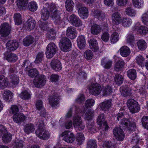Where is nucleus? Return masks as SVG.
<instances>
[{
  "label": "nucleus",
  "instance_id": "37998d69",
  "mask_svg": "<svg viewBox=\"0 0 148 148\" xmlns=\"http://www.w3.org/2000/svg\"><path fill=\"white\" fill-rule=\"evenodd\" d=\"M94 114V112L91 109L88 110L84 115V119L85 120H89L93 117Z\"/></svg>",
  "mask_w": 148,
  "mask_h": 148
},
{
  "label": "nucleus",
  "instance_id": "6e6d98bb",
  "mask_svg": "<svg viewBox=\"0 0 148 148\" xmlns=\"http://www.w3.org/2000/svg\"><path fill=\"white\" fill-rule=\"evenodd\" d=\"M15 23L17 25H20L22 23L21 15L19 13L14 14V16Z\"/></svg>",
  "mask_w": 148,
  "mask_h": 148
},
{
  "label": "nucleus",
  "instance_id": "603ef678",
  "mask_svg": "<svg viewBox=\"0 0 148 148\" xmlns=\"http://www.w3.org/2000/svg\"><path fill=\"white\" fill-rule=\"evenodd\" d=\"M37 4L35 2H31L28 4V8L29 11L31 12L36 11L37 10Z\"/></svg>",
  "mask_w": 148,
  "mask_h": 148
},
{
  "label": "nucleus",
  "instance_id": "c9c22d12",
  "mask_svg": "<svg viewBox=\"0 0 148 148\" xmlns=\"http://www.w3.org/2000/svg\"><path fill=\"white\" fill-rule=\"evenodd\" d=\"M124 65L125 63L123 60H119L115 64L114 66V70L117 71H119L124 67Z\"/></svg>",
  "mask_w": 148,
  "mask_h": 148
},
{
  "label": "nucleus",
  "instance_id": "4c0bfd02",
  "mask_svg": "<svg viewBox=\"0 0 148 148\" xmlns=\"http://www.w3.org/2000/svg\"><path fill=\"white\" fill-rule=\"evenodd\" d=\"M121 94L124 97H127L130 96L132 94L131 90L127 87H121L120 88Z\"/></svg>",
  "mask_w": 148,
  "mask_h": 148
},
{
  "label": "nucleus",
  "instance_id": "4be33fe9",
  "mask_svg": "<svg viewBox=\"0 0 148 148\" xmlns=\"http://www.w3.org/2000/svg\"><path fill=\"white\" fill-rule=\"evenodd\" d=\"M25 118V116L23 114L19 113L14 114L13 116L14 121L16 123H20L23 122Z\"/></svg>",
  "mask_w": 148,
  "mask_h": 148
},
{
  "label": "nucleus",
  "instance_id": "2f4dec72",
  "mask_svg": "<svg viewBox=\"0 0 148 148\" xmlns=\"http://www.w3.org/2000/svg\"><path fill=\"white\" fill-rule=\"evenodd\" d=\"M8 84V79L3 75H0V87L2 89L6 88Z\"/></svg>",
  "mask_w": 148,
  "mask_h": 148
},
{
  "label": "nucleus",
  "instance_id": "b1692460",
  "mask_svg": "<svg viewBox=\"0 0 148 148\" xmlns=\"http://www.w3.org/2000/svg\"><path fill=\"white\" fill-rule=\"evenodd\" d=\"M90 47L93 51L96 52L98 51L99 48L97 41L95 39H91L89 41Z\"/></svg>",
  "mask_w": 148,
  "mask_h": 148
},
{
  "label": "nucleus",
  "instance_id": "680f3d73",
  "mask_svg": "<svg viewBox=\"0 0 148 148\" xmlns=\"http://www.w3.org/2000/svg\"><path fill=\"white\" fill-rule=\"evenodd\" d=\"M85 138L84 135L82 133L77 134L76 140L78 142L79 145H81L84 140Z\"/></svg>",
  "mask_w": 148,
  "mask_h": 148
},
{
  "label": "nucleus",
  "instance_id": "f8f14e48",
  "mask_svg": "<svg viewBox=\"0 0 148 148\" xmlns=\"http://www.w3.org/2000/svg\"><path fill=\"white\" fill-rule=\"evenodd\" d=\"M90 91L91 94L95 95H99L101 92V88L97 83H93L90 87Z\"/></svg>",
  "mask_w": 148,
  "mask_h": 148
},
{
  "label": "nucleus",
  "instance_id": "ea45409f",
  "mask_svg": "<svg viewBox=\"0 0 148 148\" xmlns=\"http://www.w3.org/2000/svg\"><path fill=\"white\" fill-rule=\"evenodd\" d=\"M19 69L18 65L14 64L11 66L9 69V76H10V75H14V73H16L18 71Z\"/></svg>",
  "mask_w": 148,
  "mask_h": 148
},
{
  "label": "nucleus",
  "instance_id": "5701e85b",
  "mask_svg": "<svg viewBox=\"0 0 148 148\" xmlns=\"http://www.w3.org/2000/svg\"><path fill=\"white\" fill-rule=\"evenodd\" d=\"M112 64V61L106 58H104L101 60V65L105 69H110L111 67Z\"/></svg>",
  "mask_w": 148,
  "mask_h": 148
},
{
  "label": "nucleus",
  "instance_id": "0e129e2a",
  "mask_svg": "<svg viewBox=\"0 0 148 148\" xmlns=\"http://www.w3.org/2000/svg\"><path fill=\"white\" fill-rule=\"evenodd\" d=\"M129 108L130 112L132 113H135L137 112L140 109L138 103L133 105V106H131V107Z\"/></svg>",
  "mask_w": 148,
  "mask_h": 148
},
{
  "label": "nucleus",
  "instance_id": "f257e3e1",
  "mask_svg": "<svg viewBox=\"0 0 148 148\" xmlns=\"http://www.w3.org/2000/svg\"><path fill=\"white\" fill-rule=\"evenodd\" d=\"M36 125L38 126L35 132L36 136L43 140L48 139L49 137V133L45 129L43 121L42 120H39L38 122H37Z\"/></svg>",
  "mask_w": 148,
  "mask_h": 148
},
{
  "label": "nucleus",
  "instance_id": "e2e57ef3",
  "mask_svg": "<svg viewBox=\"0 0 148 148\" xmlns=\"http://www.w3.org/2000/svg\"><path fill=\"white\" fill-rule=\"evenodd\" d=\"M94 103L95 101L93 99H89L86 101L85 106L87 108H90L94 105Z\"/></svg>",
  "mask_w": 148,
  "mask_h": 148
},
{
  "label": "nucleus",
  "instance_id": "864d4df0",
  "mask_svg": "<svg viewBox=\"0 0 148 148\" xmlns=\"http://www.w3.org/2000/svg\"><path fill=\"white\" fill-rule=\"evenodd\" d=\"M132 2L134 6L138 8H140L144 3L143 0H132Z\"/></svg>",
  "mask_w": 148,
  "mask_h": 148
},
{
  "label": "nucleus",
  "instance_id": "a211bd4d",
  "mask_svg": "<svg viewBox=\"0 0 148 148\" xmlns=\"http://www.w3.org/2000/svg\"><path fill=\"white\" fill-rule=\"evenodd\" d=\"M6 47L9 51L16 50L19 46L18 43L15 40H9L6 43Z\"/></svg>",
  "mask_w": 148,
  "mask_h": 148
},
{
  "label": "nucleus",
  "instance_id": "c756f323",
  "mask_svg": "<svg viewBox=\"0 0 148 148\" xmlns=\"http://www.w3.org/2000/svg\"><path fill=\"white\" fill-rule=\"evenodd\" d=\"M121 55L123 57H127L130 54V49L127 46L122 47L120 49Z\"/></svg>",
  "mask_w": 148,
  "mask_h": 148
},
{
  "label": "nucleus",
  "instance_id": "20e7f679",
  "mask_svg": "<svg viewBox=\"0 0 148 148\" xmlns=\"http://www.w3.org/2000/svg\"><path fill=\"white\" fill-rule=\"evenodd\" d=\"M71 45L70 40L66 37L61 38L59 42L60 49L65 52H66L69 50L71 47Z\"/></svg>",
  "mask_w": 148,
  "mask_h": 148
},
{
  "label": "nucleus",
  "instance_id": "cd10ccee",
  "mask_svg": "<svg viewBox=\"0 0 148 148\" xmlns=\"http://www.w3.org/2000/svg\"><path fill=\"white\" fill-rule=\"evenodd\" d=\"M93 16L99 20H103L105 18V13L102 12L100 9L96 10L94 11L93 13Z\"/></svg>",
  "mask_w": 148,
  "mask_h": 148
},
{
  "label": "nucleus",
  "instance_id": "0eeeda50",
  "mask_svg": "<svg viewBox=\"0 0 148 148\" xmlns=\"http://www.w3.org/2000/svg\"><path fill=\"white\" fill-rule=\"evenodd\" d=\"M62 137L64 136L63 138L64 140L66 142L72 143L75 140V137L73 133L69 131H65L62 134Z\"/></svg>",
  "mask_w": 148,
  "mask_h": 148
},
{
  "label": "nucleus",
  "instance_id": "39448f33",
  "mask_svg": "<svg viewBox=\"0 0 148 148\" xmlns=\"http://www.w3.org/2000/svg\"><path fill=\"white\" fill-rule=\"evenodd\" d=\"M73 125L75 128L81 130H83L85 127V125L83 123L81 117L77 114H75L73 116Z\"/></svg>",
  "mask_w": 148,
  "mask_h": 148
},
{
  "label": "nucleus",
  "instance_id": "79ce46f5",
  "mask_svg": "<svg viewBox=\"0 0 148 148\" xmlns=\"http://www.w3.org/2000/svg\"><path fill=\"white\" fill-rule=\"evenodd\" d=\"M127 75L131 80H134L136 77V72L133 69L129 70L127 72Z\"/></svg>",
  "mask_w": 148,
  "mask_h": 148
},
{
  "label": "nucleus",
  "instance_id": "ddd939ff",
  "mask_svg": "<svg viewBox=\"0 0 148 148\" xmlns=\"http://www.w3.org/2000/svg\"><path fill=\"white\" fill-rule=\"evenodd\" d=\"M36 22L32 18L28 19L25 23L23 27V28L30 31L33 29L35 27Z\"/></svg>",
  "mask_w": 148,
  "mask_h": 148
},
{
  "label": "nucleus",
  "instance_id": "774afa93",
  "mask_svg": "<svg viewBox=\"0 0 148 148\" xmlns=\"http://www.w3.org/2000/svg\"><path fill=\"white\" fill-rule=\"evenodd\" d=\"M104 147L107 148H117V147L113 143L111 142L107 141L104 142L103 143Z\"/></svg>",
  "mask_w": 148,
  "mask_h": 148
},
{
  "label": "nucleus",
  "instance_id": "c03bdc74",
  "mask_svg": "<svg viewBox=\"0 0 148 148\" xmlns=\"http://www.w3.org/2000/svg\"><path fill=\"white\" fill-rule=\"evenodd\" d=\"M137 46L138 49L141 50H143L147 47V43L143 40H140L137 42Z\"/></svg>",
  "mask_w": 148,
  "mask_h": 148
},
{
  "label": "nucleus",
  "instance_id": "338daca9",
  "mask_svg": "<svg viewBox=\"0 0 148 148\" xmlns=\"http://www.w3.org/2000/svg\"><path fill=\"white\" fill-rule=\"evenodd\" d=\"M141 121L143 126L148 130V116H143L142 118Z\"/></svg>",
  "mask_w": 148,
  "mask_h": 148
},
{
  "label": "nucleus",
  "instance_id": "7ed1b4c3",
  "mask_svg": "<svg viewBox=\"0 0 148 148\" xmlns=\"http://www.w3.org/2000/svg\"><path fill=\"white\" fill-rule=\"evenodd\" d=\"M51 12V17L54 23L57 25H60L62 23L63 20L60 17V13L56 10L54 6L52 11Z\"/></svg>",
  "mask_w": 148,
  "mask_h": 148
},
{
  "label": "nucleus",
  "instance_id": "69168bd1",
  "mask_svg": "<svg viewBox=\"0 0 148 148\" xmlns=\"http://www.w3.org/2000/svg\"><path fill=\"white\" fill-rule=\"evenodd\" d=\"M19 96L22 99L25 100L28 99L30 97V94L26 90L22 92Z\"/></svg>",
  "mask_w": 148,
  "mask_h": 148
},
{
  "label": "nucleus",
  "instance_id": "052dcab7",
  "mask_svg": "<svg viewBox=\"0 0 148 148\" xmlns=\"http://www.w3.org/2000/svg\"><path fill=\"white\" fill-rule=\"evenodd\" d=\"M24 145L25 143L23 141L17 140L15 141L14 147V148H23Z\"/></svg>",
  "mask_w": 148,
  "mask_h": 148
},
{
  "label": "nucleus",
  "instance_id": "393cba45",
  "mask_svg": "<svg viewBox=\"0 0 148 148\" xmlns=\"http://www.w3.org/2000/svg\"><path fill=\"white\" fill-rule=\"evenodd\" d=\"M100 26L97 24H94L91 26L90 30L91 34L93 35H97L101 32Z\"/></svg>",
  "mask_w": 148,
  "mask_h": 148
},
{
  "label": "nucleus",
  "instance_id": "6ab92c4d",
  "mask_svg": "<svg viewBox=\"0 0 148 148\" xmlns=\"http://www.w3.org/2000/svg\"><path fill=\"white\" fill-rule=\"evenodd\" d=\"M66 36L71 39H74L77 35L76 29L73 27H68L66 30Z\"/></svg>",
  "mask_w": 148,
  "mask_h": 148
},
{
  "label": "nucleus",
  "instance_id": "bf43d9fd",
  "mask_svg": "<svg viewBox=\"0 0 148 148\" xmlns=\"http://www.w3.org/2000/svg\"><path fill=\"white\" fill-rule=\"evenodd\" d=\"M145 61V58L141 55H139L136 58V62L139 65L141 66L144 64Z\"/></svg>",
  "mask_w": 148,
  "mask_h": 148
},
{
  "label": "nucleus",
  "instance_id": "6e6552de",
  "mask_svg": "<svg viewBox=\"0 0 148 148\" xmlns=\"http://www.w3.org/2000/svg\"><path fill=\"white\" fill-rule=\"evenodd\" d=\"M53 5H50L47 8H44L41 11V18L44 21L48 19L50 15L51 11H52Z\"/></svg>",
  "mask_w": 148,
  "mask_h": 148
},
{
  "label": "nucleus",
  "instance_id": "c85d7f7f",
  "mask_svg": "<svg viewBox=\"0 0 148 148\" xmlns=\"http://www.w3.org/2000/svg\"><path fill=\"white\" fill-rule=\"evenodd\" d=\"M59 99V97L53 95L51 96L49 98V104L51 106L54 107L59 103L58 100Z\"/></svg>",
  "mask_w": 148,
  "mask_h": 148
},
{
  "label": "nucleus",
  "instance_id": "3c124183",
  "mask_svg": "<svg viewBox=\"0 0 148 148\" xmlns=\"http://www.w3.org/2000/svg\"><path fill=\"white\" fill-rule=\"evenodd\" d=\"M119 39V34L117 32L113 33L111 36L110 41L112 43H114L117 42Z\"/></svg>",
  "mask_w": 148,
  "mask_h": 148
},
{
  "label": "nucleus",
  "instance_id": "9b49d317",
  "mask_svg": "<svg viewBox=\"0 0 148 148\" xmlns=\"http://www.w3.org/2000/svg\"><path fill=\"white\" fill-rule=\"evenodd\" d=\"M0 34L1 36H8L10 32L11 27L9 24L5 23L2 24L0 26Z\"/></svg>",
  "mask_w": 148,
  "mask_h": 148
},
{
  "label": "nucleus",
  "instance_id": "dca6fc26",
  "mask_svg": "<svg viewBox=\"0 0 148 148\" xmlns=\"http://www.w3.org/2000/svg\"><path fill=\"white\" fill-rule=\"evenodd\" d=\"M97 123L100 126L105 128V131L107 130L109 127L107 125V123L105 121L104 115L103 114H101L99 115L97 119Z\"/></svg>",
  "mask_w": 148,
  "mask_h": 148
},
{
  "label": "nucleus",
  "instance_id": "a18cd8bd",
  "mask_svg": "<svg viewBox=\"0 0 148 148\" xmlns=\"http://www.w3.org/2000/svg\"><path fill=\"white\" fill-rule=\"evenodd\" d=\"M120 124L123 127L125 128H128L131 126L130 121L129 119L124 118L121 120L120 121Z\"/></svg>",
  "mask_w": 148,
  "mask_h": 148
},
{
  "label": "nucleus",
  "instance_id": "58836bf2",
  "mask_svg": "<svg viewBox=\"0 0 148 148\" xmlns=\"http://www.w3.org/2000/svg\"><path fill=\"white\" fill-rule=\"evenodd\" d=\"M74 3L72 0H66L65 2V6L67 11L70 12L73 10Z\"/></svg>",
  "mask_w": 148,
  "mask_h": 148
},
{
  "label": "nucleus",
  "instance_id": "13d9d810",
  "mask_svg": "<svg viewBox=\"0 0 148 148\" xmlns=\"http://www.w3.org/2000/svg\"><path fill=\"white\" fill-rule=\"evenodd\" d=\"M17 56L15 54L11 53L8 54L6 57V60L10 62H15L17 59Z\"/></svg>",
  "mask_w": 148,
  "mask_h": 148
},
{
  "label": "nucleus",
  "instance_id": "f3484780",
  "mask_svg": "<svg viewBox=\"0 0 148 148\" xmlns=\"http://www.w3.org/2000/svg\"><path fill=\"white\" fill-rule=\"evenodd\" d=\"M78 11L79 14L81 18L85 19L88 17V9L85 6L81 4L80 5Z\"/></svg>",
  "mask_w": 148,
  "mask_h": 148
},
{
  "label": "nucleus",
  "instance_id": "f03ea898",
  "mask_svg": "<svg viewBox=\"0 0 148 148\" xmlns=\"http://www.w3.org/2000/svg\"><path fill=\"white\" fill-rule=\"evenodd\" d=\"M58 48L53 42H50L46 47V55L48 58H51L53 57L58 51Z\"/></svg>",
  "mask_w": 148,
  "mask_h": 148
},
{
  "label": "nucleus",
  "instance_id": "49530a36",
  "mask_svg": "<svg viewBox=\"0 0 148 148\" xmlns=\"http://www.w3.org/2000/svg\"><path fill=\"white\" fill-rule=\"evenodd\" d=\"M13 97V93L9 90H5L4 91L3 97L4 98L6 101H11Z\"/></svg>",
  "mask_w": 148,
  "mask_h": 148
},
{
  "label": "nucleus",
  "instance_id": "1a4fd4ad",
  "mask_svg": "<svg viewBox=\"0 0 148 148\" xmlns=\"http://www.w3.org/2000/svg\"><path fill=\"white\" fill-rule=\"evenodd\" d=\"M113 134L116 138L119 140L122 141L125 137L123 130L119 127H116L113 130Z\"/></svg>",
  "mask_w": 148,
  "mask_h": 148
},
{
  "label": "nucleus",
  "instance_id": "412c9836",
  "mask_svg": "<svg viewBox=\"0 0 148 148\" xmlns=\"http://www.w3.org/2000/svg\"><path fill=\"white\" fill-rule=\"evenodd\" d=\"M52 69L57 71H59L62 69V66L60 61L57 59L52 60L51 63Z\"/></svg>",
  "mask_w": 148,
  "mask_h": 148
},
{
  "label": "nucleus",
  "instance_id": "7c9ffc66",
  "mask_svg": "<svg viewBox=\"0 0 148 148\" xmlns=\"http://www.w3.org/2000/svg\"><path fill=\"white\" fill-rule=\"evenodd\" d=\"M77 41V45L80 49L84 47L85 46V40L84 36H79Z\"/></svg>",
  "mask_w": 148,
  "mask_h": 148
},
{
  "label": "nucleus",
  "instance_id": "5fc2aeb1",
  "mask_svg": "<svg viewBox=\"0 0 148 148\" xmlns=\"http://www.w3.org/2000/svg\"><path fill=\"white\" fill-rule=\"evenodd\" d=\"M114 79L116 84L119 85L123 83L124 80L123 76L119 74H116L115 75Z\"/></svg>",
  "mask_w": 148,
  "mask_h": 148
},
{
  "label": "nucleus",
  "instance_id": "de8ad7c7",
  "mask_svg": "<svg viewBox=\"0 0 148 148\" xmlns=\"http://www.w3.org/2000/svg\"><path fill=\"white\" fill-rule=\"evenodd\" d=\"M39 74V72L36 69H32L29 70L28 71L29 76L32 78L36 77Z\"/></svg>",
  "mask_w": 148,
  "mask_h": 148
},
{
  "label": "nucleus",
  "instance_id": "09e8293b",
  "mask_svg": "<svg viewBox=\"0 0 148 148\" xmlns=\"http://www.w3.org/2000/svg\"><path fill=\"white\" fill-rule=\"evenodd\" d=\"M121 22L123 26L127 27L131 25L132 23V21L130 18H124L122 19Z\"/></svg>",
  "mask_w": 148,
  "mask_h": 148
},
{
  "label": "nucleus",
  "instance_id": "8fccbe9b",
  "mask_svg": "<svg viewBox=\"0 0 148 148\" xmlns=\"http://www.w3.org/2000/svg\"><path fill=\"white\" fill-rule=\"evenodd\" d=\"M71 59L72 61L75 62H80L81 60L80 55L75 53H73L71 54Z\"/></svg>",
  "mask_w": 148,
  "mask_h": 148
},
{
  "label": "nucleus",
  "instance_id": "e433bc0d",
  "mask_svg": "<svg viewBox=\"0 0 148 148\" xmlns=\"http://www.w3.org/2000/svg\"><path fill=\"white\" fill-rule=\"evenodd\" d=\"M126 14L130 16H135L136 14V11L131 7L126 8L125 9Z\"/></svg>",
  "mask_w": 148,
  "mask_h": 148
},
{
  "label": "nucleus",
  "instance_id": "a19ab883",
  "mask_svg": "<svg viewBox=\"0 0 148 148\" xmlns=\"http://www.w3.org/2000/svg\"><path fill=\"white\" fill-rule=\"evenodd\" d=\"M34 38L31 36H28L24 39L23 44L25 46H27L32 44Z\"/></svg>",
  "mask_w": 148,
  "mask_h": 148
},
{
  "label": "nucleus",
  "instance_id": "bb28decb",
  "mask_svg": "<svg viewBox=\"0 0 148 148\" xmlns=\"http://www.w3.org/2000/svg\"><path fill=\"white\" fill-rule=\"evenodd\" d=\"M73 109L75 110V113L76 114H77V113H79L80 112H85V110L84 109L83 110H80L79 108L78 107L74 106L70 108L69 110L67 113L66 115V116L67 118H70L71 116L72 115V111Z\"/></svg>",
  "mask_w": 148,
  "mask_h": 148
},
{
  "label": "nucleus",
  "instance_id": "aec40b11",
  "mask_svg": "<svg viewBox=\"0 0 148 148\" xmlns=\"http://www.w3.org/2000/svg\"><path fill=\"white\" fill-rule=\"evenodd\" d=\"M112 100L109 99L99 104L101 109L103 111H108L112 105Z\"/></svg>",
  "mask_w": 148,
  "mask_h": 148
},
{
  "label": "nucleus",
  "instance_id": "4468645a",
  "mask_svg": "<svg viewBox=\"0 0 148 148\" xmlns=\"http://www.w3.org/2000/svg\"><path fill=\"white\" fill-rule=\"evenodd\" d=\"M133 29L141 34H146L148 32V28L145 26L141 25L139 22L136 24Z\"/></svg>",
  "mask_w": 148,
  "mask_h": 148
},
{
  "label": "nucleus",
  "instance_id": "72a5a7b5",
  "mask_svg": "<svg viewBox=\"0 0 148 148\" xmlns=\"http://www.w3.org/2000/svg\"><path fill=\"white\" fill-rule=\"evenodd\" d=\"M102 91L103 96H107L112 93V88L110 86L108 85L103 88Z\"/></svg>",
  "mask_w": 148,
  "mask_h": 148
},
{
  "label": "nucleus",
  "instance_id": "473e14b6",
  "mask_svg": "<svg viewBox=\"0 0 148 148\" xmlns=\"http://www.w3.org/2000/svg\"><path fill=\"white\" fill-rule=\"evenodd\" d=\"M12 136V135L8 132L4 134L2 137L3 142L5 144L9 143L11 140Z\"/></svg>",
  "mask_w": 148,
  "mask_h": 148
},
{
  "label": "nucleus",
  "instance_id": "2eb2a0df",
  "mask_svg": "<svg viewBox=\"0 0 148 148\" xmlns=\"http://www.w3.org/2000/svg\"><path fill=\"white\" fill-rule=\"evenodd\" d=\"M112 22L114 25H118L122 21V16L120 13L118 12L113 13L111 16Z\"/></svg>",
  "mask_w": 148,
  "mask_h": 148
},
{
  "label": "nucleus",
  "instance_id": "423d86ee",
  "mask_svg": "<svg viewBox=\"0 0 148 148\" xmlns=\"http://www.w3.org/2000/svg\"><path fill=\"white\" fill-rule=\"evenodd\" d=\"M46 78L43 75H41L36 77L33 80L34 84L37 88L42 87L45 84Z\"/></svg>",
  "mask_w": 148,
  "mask_h": 148
},
{
  "label": "nucleus",
  "instance_id": "a878e982",
  "mask_svg": "<svg viewBox=\"0 0 148 148\" xmlns=\"http://www.w3.org/2000/svg\"><path fill=\"white\" fill-rule=\"evenodd\" d=\"M9 77L11 79L10 85L13 87H15L19 82L18 77L15 75H10Z\"/></svg>",
  "mask_w": 148,
  "mask_h": 148
},
{
  "label": "nucleus",
  "instance_id": "9d476101",
  "mask_svg": "<svg viewBox=\"0 0 148 148\" xmlns=\"http://www.w3.org/2000/svg\"><path fill=\"white\" fill-rule=\"evenodd\" d=\"M70 23L73 26L78 27L82 26V23L80 18L74 14L71 15L69 17Z\"/></svg>",
  "mask_w": 148,
  "mask_h": 148
},
{
  "label": "nucleus",
  "instance_id": "4d7b16f0",
  "mask_svg": "<svg viewBox=\"0 0 148 148\" xmlns=\"http://www.w3.org/2000/svg\"><path fill=\"white\" fill-rule=\"evenodd\" d=\"M44 57V53L43 52H39L36 55L35 62L36 63H39L43 60Z\"/></svg>",
  "mask_w": 148,
  "mask_h": 148
},
{
  "label": "nucleus",
  "instance_id": "f704fd0d",
  "mask_svg": "<svg viewBox=\"0 0 148 148\" xmlns=\"http://www.w3.org/2000/svg\"><path fill=\"white\" fill-rule=\"evenodd\" d=\"M24 131L27 134L31 133L35 130L34 126L33 124L29 123L26 124L24 127Z\"/></svg>",
  "mask_w": 148,
  "mask_h": 148
}]
</instances>
